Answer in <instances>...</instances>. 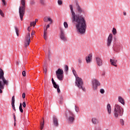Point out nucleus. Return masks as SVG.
Listing matches in <instances>:
<instances>
[{
    "label": "nucleus",
    "instance_id": "obj_23",
    "mask_svg": "<svg viewBox=\"0 0 130 130\" xmlns=\"http://www.w3.org/2000/svg\"><path fill=\"white\" fill-rule=\"evenodd\" d=\"M64 69L65 73L68 75V72H69V66H68V65H65Z\"/></svg>",
    "mask_w": 130,
    "mask_h": 130
},
{
    "label": "nucleus",
    "instance_id": "obj_61",
    "mask_svg": "<svg viewBox=\"0 0 130 130\" xmlns=\"http://www.w3.org/2000/svg\"><path fill=\"white\" fill-rule=\"evenodd\" d=\"M105 74H103V76H104Z\"/></svg>",
    "mask_w": 130,
    "mask_h": 130
},
{
    "label": "nucleus",
    "instance_id": "obj_18",
    "mask_svg": "<svg viewBox=\"0 0 130 130\" xmlns=\"http://www.w3.org/2000/svg\"><path fill=\"white\" fill-rule=\"evenodd\" d=\"M91 121L93 124H98L99 123V120L95 117L91 119Z\"/></svg>",
    "mask_w": 130,
    "mask_h": 130
},
{
    "label": "nucleus",
    "instance_id": "obj_49",
    "mask_svg": "<svg viewBox=\"0 0 130 130\" xmlns=\"http://www.w3.org/2000/svg\"><path fill=\"white\" fill-rule=\"evenodd\" d=\"M43 48L45 52H47V51L46 50V47H45V46H44Z\"/></svg>",
    "mask_w": 130,
    "mask_h": 130
},
{
    "label": "nucleus",
    "instance_id": "obj_30",
    "mask_svg": "<svg viewBox=\"0 0 130 130\" xmlns=\"http://www.w3.org/2000/svg\"><path fill=\"white\" fill-rule=\"evenodd\" d=\"M53 85L54 88H55V89H57L59 87V86H58V85L56 84V82H55V83H53Z\"/></svg>",
    "mask_w": 130,
    "mask_h": 130
},
{
    "label": "nucleus",
    "instance_id": "obj_56",
    "mask_svg": "<svg viewBox=\"0 0 130 130\" xmlns=\"http://www.w3.org/2000/svg\"><path fill=\"white\" fill-rule=\"evenodd\" d=\"M47 29L48 28H46V29H44V32H47Z\"/></svg>",
    "mask_w": 130,
    "mask_h": 130
},
{
    "label": "nucleus",
    "instance_id": "obj_29",
    "mask_svg": "<svg viewBox=\"0 0 130 130\" xmlns=\"http://www.w3.org/2000/svg\"><path fill=\"white\" fill-rule=\"evenodd\" d=\"M44 127V120H43V122H41V129L43 130V127Z\"/></svg>",
    "mask_w": 130,
    "mask_h": 130
},
{
    "label": "nucleus",
    "instance_id": "obj_41",
    "mask_svg": "<svg viewBox=\"0 0 130 130\" xmlns=\"http://www.w3.org/2000/svg\"><path fill=\"white\" fill-rule=\"evenodd\" d=\"M2 3L4 6H7V3L6 2V0H2Z\"/></svg>",
    "mask_w": 130,
    "mask_h": 130
},
{
    "label": "nucleus",
    "instance_id": "obj_24",
    "mask_svg": "<svg viewBox=\"0 0 130 130\" xmlns=\"http://www.w3.org/2000/svg\"><path fill=\"white\" fill-rule=\"evenodd\" d=\"M59 103V104H62L63 103V97H62V96H60Z\"/></svg>",
    "mask_w": 130,
    "mask_h": 130
},
{
    "label": "nucleus",
    "instance_id": "obj_7",
    "mask_svg": "<svg viewBox=\"0 0 130 130\" xmlns=\"http://www.w3.org/2000/svg\"><path fill=\"white\" fill-rule=\"evenodd\" d=\"M25 10L26 7H24V6H20L19 7V14L21 21H23V18L25 15Z\"/></svg>",
    "mask_w": 130,
    "mask_h": 130
},
{
    "label": "nucleus",
    "instance_id": "obj_38",
    "mask_svg": "<svg viewBox=\"0 0 130 130\" xmlns=\"http://www.w3.org/2000/svg\"><path fill=\"white\" fill-rule=\"evenodd\" d=\"M36 25V21L30 22V26H35Z\"/></svg>",
    "mask_w": 130,
    "mask_h": 130
},
{
    "label": "nucleus",
    "instance_id": "obj_1",
    "mask_svg": "<svg viewBox=\"0 0 130 130\" xmlns=\"http://www.w3.org/2000/svg\"><path fill=\"white\" fill-rule=\"evenodd\" d=\"M69 7L71 12V20L72 23L75 24L76 29L80 34H85V32H86V29H87L85 17L82 15L76 14V13L74 11L73 5H70Z\"/></svg>",
    "mask_w": 130,
    "mask_h": 130
},
{
    "label": "nucleus",
    "instance_id": "obj_35",
    "mask_svg": "<svg viewBox=\"0 0 130 130\" xmlns=\"http://www.w3.org/2000/svg\"><path fill=\"white\" fill-rule=\"evenodd\" d=\"M100 93H101V94H104V93H105V90H104V89L103 88H101L100 90Z\"/></svg>",
    "mask_w": 130,
    "mask_h": 130
},
{
    "label": "nucleus",
    "instance_id": "obj_53",
    "mask_svg": "<svg viewBox=\"0 0 130 130\" xmlns=\"http://www.w3.org/2000/svg\"><path fill=\"white\" fill-rule=\"evenodd\" d=\"M49 27H50V25L49 24H47L46 26V28L48 29V28H49Z\"/></svg>",
    "mask_w": 130,
    "mask_h": 130
},
{
    "label": "nucleus",
    "instance_id": "obj_28",
    "mask_svg": "<svg viewBox=\"0 0 130 130\" xmlns=\"http://www.w3.org/2000/svg\"><path fill=\"white\" fill-rule=\"evenodd\" d=\"M44 38L45 40H47V32H44Z\"/></svg>",
    "mask_w": 130,
    "mask_h": 130
},
{
    "label": "nucleus",
    "instance_id": "obj_8",
    "mask_svg": "<svg viewBox=\"0 0 130 130\" xmlns=\"http://www.w3.org/2000/svg\"><path fill=\"white\" fill-rule=\"evenodd\" d=\"M31 42V38L30 37V32H28L25 37L24 46L27 47L30 45Z\"/></svg>",
    "mask_w": 130,
    "mask_h": 130
},
{
    "label": "nucleus",
    "instance_id": "obj_58",
    "mask_svg": "<svg viewBox=\"0 0 130 130\" xmlns=\"http://www.w3.org/2000/svg\"><path fill=\"white\" fill-rule=\"evenodd\" d=\"M31 35H34V32H32Z\"/></svg>",
    "mask_w": 130,
    "mask_h": 130
},
{
    "label": "nucleus",
    "instance_id": "obj_47",
    "mask_svg": "<svg viewBox=\"0 0 130 130\" xmlns=\"http://www.w3.org/2000/svg\"><path fill=\"white\" fill-rule=\"evenodd\" d=\"M25 97H26V93H25V92H23V93H22V98H23V99H25Z\"/></svg>",
    "mask_w": 130,
    "mask_h": 130
},
{
    "label": "nucleus",
    "instance_id": "obj_25",
    "mask_svg": "<svg viewBox=\"0 0 130 130\" xmlns=\"http://www.w3.org/2000/svg\"><path fill=\"white\" fill-rule=\"evenodd\" d=\"M112 33H113V35H116V34H117V31L116 30V28H115L114 27L113 28Z\"/></svg>",
    "mask_w": 130,
    "mask_h": 130
},
{
    "label": "nucleus",
    "instance_id": "obj_2",
    "mask_svg": "<svg viewBox=\"0 0 130 130\" xmlns=\"http://www.w3.org/2000/svg\"><path fill=\"white\" fill-rule=\"evenodd\" d=\"M4 70L0 68V93H3L2 89H5V86L9 85V81L5 78Z\"/></svg>",
    "mask_w": 130,
    "mask_h": 130
},
{
    "label": "nucleus",
    "instance_id": "obj_54",
    "mask_svg": "<svg viewBox=\"0 0 130 130\" xmlns=\"http://www.w3.org/2000/svg\"><path fill=\"white\" fill-rule=\"evenodd\" d=\"M27 30H28V32H30V26L28 27Z\"/></svg>",
    "mask_w": 130,
    "mask_h": 130
},
{
    "label": "nucleus",
    "instance_id": "obj_52",
    "mask_svg": "<svg viewBox=\"0 0 130 130\" xmlns=\"http://www.w3.org/2000/svg\"><path fill=\"white\" fill-rule=\"evenodd\" d=\"M52 83L53 84L55 83V81H54V79H53V78H52Z\"/></svg>",
    "mask_w": 130,
    "mask_h": 130
},
{
    "label": "nucleus",
    "instance_id": "obj_55",
    "mask_svg": "<svg viewBox=\"0 0 130 130\" xmlns=\"http://www.w3.org/2000/svg\"><path fill=\"white\" fill-rule=\"evenodd\" d=\"M123 15L124 16H126V13L125 12H123Z\"/></svg>",
    "mask_w": 130,
    "mask_h": 130
},
{
    "label": "nucleus",
    "instance_id": "obj_21",
    "mask_svg": "<svg viewBox=\"0 0 130 130\" xmlns=\"http://www.w3.org/2000/svg\"><path fill=\"white\" fill-rule=\"evenodd\" d=\"M118 101L119 102H120V103H121L123 105H124V100L121 96H118Z\"/></svg>",
    "mask_w": 130,
    "mask_h": 130
},
{
    "label": "nucleus",
    "instance_id": "obj_50",
    "mask_svg": "<svg viewBox=\"0 0 130 130\" xmlns=\"http://www.w3.org/2000/svg\"><path fill=\"white\" fill-rule=\"evenodd\" d=\"M57 91L58 93H60V89H59V87L57 88Z\"/></svg>",
    "mask_w": 130,
    "mask_h": 130
},
{
    "label": "nucleus",
    "instance_id": "obj_5",
    "mask_svg": "<svg viewBox=\"0 0 130 130\" xmlns=\"http://www.w3.org/2000/svg\"><path fill=\"white\" fill-rule=\"evenodd\" d=\"M66 117L68 118V123L73 124L75 121V115L71 111H69L68 113H66Z\"/></svg>",
    "mask_w": 130,
    "mask_h": 130
},
{
    "label": "nucleus",
    "instance_id": "obj_20",
    "mask_svg": "<svg viewBox=\"0 0 130 130\" xmlns=\"http://www.w3.org/2000/svg\"><path fill=\"white\" fill-rule=\"evenodd\" d=\"M107 109L109 114H111V106L108 104L107 106Z\"/></svg>",
    "mask_w": 130,
    "mask_h": 130
},
{
    "label": "nucleus",
    "instance_id": "obj_44",
    "mask_svg": "<svg viewBox=\"0 0 130 130\" xmlns=\"http://www.w3.org/2000/svg\"><path fill=\"white\" fill-rule=\"evenodd\" d=\"M13 118H14V121H16V115H15V113H13Z\"/></svg>",
    "mask_w": 130,
    "mask_h": 130
},
{
    "label": "nucleus",
    "instance_id": "obj_17",
    "mask_svg": "<svg viewBox=\"0 0 130 130\" xmlns=\"http://www.w3.org/2000/svg\"><path fill=\"white\" fill-rule=\"evenodd\" d=\"M91 58H92V54H89L88 56L85 58L87 63L91 62Z\"/></svg>",
    "mask_w": 130,
    "mask_h": 130
},
{
    "label": "nucleus",
    "instance_id": "obj_26",
    "mask_svg": "<svg viewBox=\"0 0 130 130\" xmlns=\"http://www.w3.org/2000/svg\"><path fill=\"white\" fill-rule=\"evenodd\" d=\"M15 32H16L17 36H19V28H18V27H17V26H15Z\"/></svg>",
    "mask_w": 130,
    "mask_h": 130
},
{
    "label": "nucleus",
    "instance_id": "obj_33",
    "mask_svg": "<svg viewBox=\"0 0 130 130\" xmlns=\"http://www.w3.org/2000/svg\"><path fill=\"white\" fill-rule=\"evenodd\" d=\"M120 123L121 125H124V121L122 119H120Z\"/></svg>",
    "mask_w": 130,
    "mask_h": 130
},
{
    "label": "nucleus",
    "instance_id": "obj_27",
    "mask_svg": "<svg viewBox=\"0 0 130 130\" xmlns=\"http://www.w3.org/2000/svg\"><path fill=\"white\" fill-rule=\"evenodd\" d=\"M19 111L21 113H23V108H22V103H20V105H19Z\"/></svg>",
    "mask_w": 130,
    "mask_h": 130
},
{
    "label": "nucleus",
    "instance_id": "obj_43",
    "mask_svg": "<svg viewBox=\"0 0 130 130\" xmlns=\"http://www.w3.org/2000/svg\"><path fill=\"white\" fill-rule=\"evenodd\" d=\"M22 106L23 107H24V108L26 107V102H23L22 103Z\"/></svg>",
    "mask_w": 130,
    "mask_h": 130
},
{
    "label": "nucleus",
    "instance_id": "obj_51",
    "mask_svg": "<svg viewBox=\"0 0 130 130\" xmlns=\"http://www.w3.org/2000/svg\"><path fill=\"white\" fill-rule=\"evenodd\" d=\"M95 130H101V128L100 127H96Z\"/></svg>",
    "mask_w": 130,
    "mask_h": 130
},
{
    "label": "nucleus",
    "instance_id": "obj_11",
    "mask_svg": "<svg viewBox=\"0 0 130 130\" xmlns=\"http://www.w3.org/2000/svg\"><path fill=\"white\" fill-rule=\"evenodd\" d=\"M113 48L114 49V51L116 52H119L120 48H121V44L119 43H115L114 45Z\"/></svg>",
    "mask_w": 130,
    "mask_h": 130
},
{
    "label": "nucleus",
    "instance_id": "obj_14",
    "mask_svg": "<svg viewBox=\"0 0 130 130\" xmlns=\"http://www.w3.org/2000/svg\"><path fill=\"white\" fill-rule=\"evenodd\" d=\"M95 60L96 62V63L99 67H101L102 64H103V61H102V59L100 58L99 57H96L95 58Z\"/></svg>",
    "mask_w": 130,
    "mask_h": 130
},
{
    "label": "nucleus",
    "instance_id": "obj_9",
    "mask_svg": "<svg viewBox=\"0 0 130 130\" xmlns=\"http://www.w3.org/2000/svg\"><path fill=\"white\" fill-rule=\"evenodd\" d=\"M60 38L62 41L66 42V41H68L67 39V37H66V34H64V30L62 28H60Z\"/></svg>",
    "mask_w": 130,
    "mask_h": 130
},
{
    "label": "nucleus",
    "instance_id": "obj_62",
    "mask_svg": "<svg viewBox=\"0 0 130 130\" xmlns=\"http://www.w3.org/2000/svg\"><path fill=\"white\" fill-rule=\"evenodd\" d=\"M49 52H50V51H49Z\"/></svg>",
    "mask_w": 130,
    "mask_h": 130
},
{
    "label": "nucleus",
    "instance_id": "obj_39",
    "mask_svg": "<svg viewBox=\"0 0 130 130\" xmlns=\"http://www.w3.org/2000/svg\"><path fill=\"white\" fill-rule=\"evenodd\" d=\"M12 105V107L13 109V110H14V111H16V108L15 107V104H11Z\"/></svg>",
    "mask_w": 130,
    "mask_h": 130
},
{
    "label": "nucleus",
    "instance_id": "obj_15",
    "mask_svg": "<svg viewBox=\"0 0 130 130\" xmlns=\"http://www.w3.org/2000/svg\"><path fill=\"white\" fill-rule=\"evenodd\" d=\"M53 122L55 126H58L59 125L58 120L57 119V118L55 116H53Z\"/></svg>",
    "mask_w": 130,
    "mask_h": 130
},
{
    "label": "nucleus",
    "instance_id": "obj_59",
    "mask_svg": "<svg viewBox=\"0 0 130 130\" xmlns=\"http://www.w3.org/2000/svg\"><path fill=\"white\" fill-rule=\"evenodd\" d=\"M14 126H16V121H14Z\"/></svg>",
    "mask_w": 130,
    "mask_h": 130
},
{
    "label": "nucleus",
    "instance_id": "obj_32",
    "mask_svg": "<svg viewBox=\"0 0 130 130\" xmlns=\"http://www.w3.org/2000/svg\"><path fill=\"white\" fill-rule=\"evenodd\" d=\"M64 28H69V24H68V22H64L63 23Z\"/></svg>",
    "mask_w": 130,
    "mask_h": 130
},
{
    "label": "nucleus",
    "instance_id": "obj_34",
    "mask_svg": "<svg viewBox=\"0 0 130 130\" xmlns=\"http://www.w3.org/2000/svg\"><path fill=\"white\" fill-rule=\"evenodd\" d=\"M11 104H15V96H13L12 98V103Z\"/></svg>",
    "mask_w": 130,
    "mask_h": 130
},
{
    "label": "nucleus",
    "instance_id": "obj_57",
    "mask_svg": "<svg viewBox=\"0 0 130 130\" xmlns=\"http://www.w3.org/2000/svg\"><path fill=\"white\" fill-rule=\"evenodd\" d=\"M37 21H38V19H35V22H36H36H37Z\"/></svg>",
    "mask_w": 130,
    "mask_h": 130
},
{
    "label": "nucleus",
    "instance_id": "obj_4",
    "mask_svg": "<svg viewBox=\"0 0 130 130\" xmlns=\"http://www.w3.org/2000/svg\"><path fill=\"white\" fill-rule=\"evenodd\" d=\"M123 108L119 105L116 104L114 106V115L115 118H118L123 115Z\"/></svg>",
    "mask_w": 130,
    "mask_h": 130
},
{
    "label": "nucleus",
    "instance_id": "obj_36",
    "mask_svg": "<svg viewBox=\"0 0 130 130\" xmlns=\"http://www.w3.org/2000/svg\"><path fill=\"white\" fill-rule=\"evenodd\" d=\"M0 15L2 16V17H5V14H4V12L2 10L0 9Z\"/></svg>",
    "mask_w": 130,
    "mask_h": 130
},
{
    "label": "nucleus",
    "instance_id": "obj_48",
    "mask_svg": "<svg viewBox=\"0 0 130 130\" xmlns=\"http://www.w3.org/2000/svg\"><path fill=\"white\" fill-rule=\"evenodd\" d=\"M44 72L45 74H46V73H47V69L46 68L44 69Z\"/></svg>",
    "mask_w": 130,
    "mask_h": 130
},
{
    "label": "nucleus",
    "instance_id": "obj_6",
    "mask_svg": "<svg viewBox=\"0 0 130 130\" xmlns=\"http://www.w3.org/2000/svg\"><path fill=\"white\" fill-rule=\"evenodd\" d=\"M56 76L59 81H62L63 79V70L60 68L58 69V70L56 71Z\"/></svg>",
    "mask_w": 130,
    "mask_h": 130
},
{
    "label": "nucleus",
    "instance_id": "obj_3",
    "mask_svg": "<svg viewBox=\"0 0 130 130\" xmlns=\"http://www.w3.org/2000/svg\"><path fill=\"white\" fill-rule=\"evenodd\" d=\"M72 73L76 78L75 86L78 87L79 89H82V90L85 91V88H84V87H83V79L78 76V75L77 74V72H76V70L75 69H73Z\"/></svg>",
    "mask_w": 130,
    "mask_h": 130
},
{
    "label": "nucleus",
    "instance_id": "obj_37",
    "mask_svg": "<svg viewBox=\"0 0 130 130\" xmlns=\"http://www.w3.org/2000/svg\"><path fill=\"white\" fill-rule=\"evenodd\" d=\"M79 108L77 106H75V110L76 112H79Z\"/></svg>",
    "mask_w": 130,
    "mask_h": 130
},
{
    "label": "nucleus",
    "instance_id": "obj_42",
    "mask_svg": "<svg viewBox=\"0 0 130 130\" xmlns=\"http://www.w3.org/2000/svg\"><path fill=\"white\" fill-rule=\"evenodd\" d=\"M22 76L23 77H26V71H23L22 72Z\"/></svg>",
    "mask_w": 130,
    "mask_h": 130
},
{
    "label": "nucleus",
    "instance_id": "obj_16",
    "mask_svg": "<svg viewBox=\"0 0 130 130\" xmlns=\"http://www.w3.org/2000/svg\"><path fill=\"white\" fill-rule=\"evenodd\" d=\"M110 61L112 66H114V67H117V64H116V63L117 62V60L110 59Z\"/></svg>",
    "mask_w": 130,
    "mask_h": 130
},
{
    "label": "nucleus",
    "instance_id": "obj_12",
    "mask_svg": "<svg viewBox=\"0 0 130 130\" xmlns=\"http://www.w3.org/2000/svg\"><path fill=\"white\" fill-rule=\"evenodd\" d=\"M76 6L77 13H79V14H84L85 13L83 9L82 8L81 6H80V5H79L78 2H76Z\"/></svg>",
    "mask_w": 130,
    "mask_h": 130
},
{
    "label": "nucleus",
    "instance_id": "obj_10",
    "mask_svg": "<svg viewBox=\"0 0 130 130\" xmlns=\"http://www.w3.org/2000/svg\"><path fill=\"white\" fill-rule=\"evenodd\" d=\"M100 82L97 79H93L92 80V88L93 90H97L98 86H100Z\"/></svg>",
    "mask_w": 130,
    "mask_h": 130
},
{
    "label": "nucleus",
    "instance_id": "obj_46",
    "mask_svg": "<svg viewBox=\"0 0 130 130\" xmlns=\"http://www.w3.org/2000/svg\"><path fill=\"white\" fill-rule=\"evenodd\" d=\"M30 5H34L35 4V1L34 0H31L30 3Z\"/></svg>",
    "mask_w": 130,
    "mask_h": 130
},
{
    "label": "nucleus",
    "instance_id": "obj_60",
    "mask_svg": "<svg viewBox=\"0 0 130 130\" xmlns=\"http://www.w3.org/2000/svg\"><path fill=\"white\" fill-rule=\"evenodd\" d=\"M22 69H25V67H23L22 68Z\"/></svg>",
    "mask_w": 130,
    "mask_h": 130
},
{
    "label": "nucleus",
    "instance_id": "obj_22",
    "mask_svg": "<svg viewBox=\"0 0 130 130\" xmlns=\"http://www.w3.org/2000/svg\"><path fill=\"white\" fill-rule=\"evenodd\" d=\"M21 4L22 5L21 7L26 8V1L25 0H21Z\"/></svg>",
    "mask_w": 130,
    "mask_h": 130
},
{
    "label": "nucleus",
    "instance_id": "obj_13",
    "mask_svg": "<svg viewBox=\"0 0 130 130\" xmlns=\"http://www.w3.org/2000/svg\"><path fill=\"white\" fill-rule=\"evenodd\" d=\"M113 38V36L112 35V34H110L107 40V46H110V45H111V42H112Z\"/></svg>",
    "mask_w": 130,
    "mask_h": 130
},
{
    "label": "nucleus",
    "instance_id": "obj_40",
    "mask_svg": "<svg viewBox=\"0 0 130 130\" xmlns=\"http://www.w3.org/2000/svg\"><path fill=\"white\" fill-rule=\"evenodd\" d=\"M57 3H58V4L60 6L62 5V1H61V0H58Z\"/></svg>",
    "mask_w": 130,
    "mask_h": 130
},
{
    "label": "nucleus",
    "instance_id": "obj_45",
    "mask_svg": "<svg viewBox=\"0 0 130 130\" xmlns=\"http://www.w3.org/2000/svg\"><path fill=\"white\" fill-rule=\"evenodd\" d=\"M78 62H79V63H82V58H78Z\"/></svg>",
    "mask_w": 130,
    "mask_h": 130
},
{
    "label": "nucleus",
    "instance_id": "obj_19",
    "mask_svg": "<svg viewBox=\"0 0 130 130\" xmlns=\"http://www.w3.org/2000/svg\"><path fill=\"white\" fill-rule=\"evenodd\" d=\"M44 21L45 22H50V24H52L53 20L50 17H45L44 18Z\"/></svg>",
    "mask_w": 130,
    "mask_h": 130
},
{
    "label": "nucleus",
    "instance_id": "obj_31",
    "mask_svg": "<svg viewBox=\"0 0 130 130\" xmlns=\"http://www.w3.org/2000/svg\"><path fill=\"white\" fill-rule=\"evenodd\" d=\"M40 3L43 6L45 5V0H40Z\"/></svg>",
    "mask_w": 130,
    "mask_h": 130
}]
</instances>
